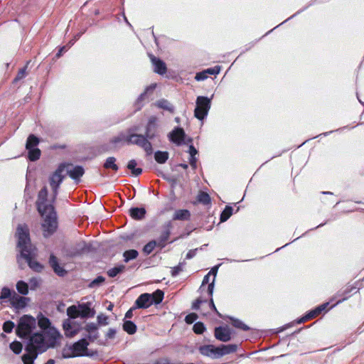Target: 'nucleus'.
I'll return each mask as SVG.
<instances>
[{"instance_id": "obj_51", "label": "nucleus", "mask_w": 364, "mask_h": 364, "mask_svg": "<svg viewBox=\"0 0 364 364\" xmlns=\"http://www.w3.org/2000/svg\"><path fill=\"white\" fill-rule=\"evenodd\" d=\"M25 75H26V70L22 69L21 70L19 71V73H18V75L15 80H20V79L23 78Z\"/></svg>"}, {"instance_id": "obj_10", "label": "nucleus", "mask_w": 364, "mask_h": 364, "mask_svg": "<svg viewBox=\"0 0 364 364\" xmlns=\"http://www.w3.org/2000/svg\"><path fill=\"white\" fill-rule=\"evenodd\" d=\"M39 143V140L34 135H30L27 139L26 144V149L28 152V158L31 161H36L40 158L41 151L36 148Z\"/></svg>"}, {"instance_id": "obj_15", "label": "nucleus", "mask_w": 364, "mask_h": 364, "mask_svg": "<svg viewBox=\"0 0 364 364\" xmlns=\"http://www.w3.org/2000/svg\"><path fill=\"white\" fill-rule=\"evenodd\" d=\"M65 166H66L65 171L73 179L79 178L84 173V170L81 166L70 167L68 165H65Z\"/></svg>"}, {"instance_id": "obj_55", "label": "nucleus", "mask_w": 364, "mask_h": 364, "mask_svg": "<svg viewBox=\"0 0 364 364\" xmlns=\"http://www.w3.org/2000/svg\"><path fill=\"white\" fill-rule=\"evenodd\" d=\"M214 281H215V278L213 279V282L208 285V291H209L210 295L213 294V287H213Z\"/></svg>"}, {"instance_id": "obj_8", "label": "nucleus", "mask_w": 364, "mask_h": 364, "mask_svg": "<svg viewBox=\"0 0 364 364\" xmlns=\"http://www.w3.org/2000/svg\"><path fill=\"white\" fill-rule=\"evenodd\" d=\"M16 236L18 238V247L20 252L23 248L33 249L30 244L28 230L26 225H21L17 228Z\"/></svg>"}, {"instance_id": "obj_61", "label": "nucleus", "mask_w": 364, "mask_h": 364, "mask_svg": "<svg viewBox=\"0 0 364 364\" xmlns=\"http://www.w3.org/2000/svg\"><path fill=\"white\" fill-rule=\"evenodd\" d=\"M313 311H314V314L315 316H318V314H321V311H320L319 309H318V307L316 308L314 310H313Z\"/></svg>"}, {"instance_id": "obj_56", "label": "nucleus", "mask_w": 364, "mask_h": 364, "mask_svg": "<svg viewBox=\"0 0 364 364\" xmlns=\"http://www.w3.org/2000/svg\"><path fill=\"white\" fill-rule=\"evenodd\" d=\"M202 302L201 300L200 299H197L193 304V307L195 308V309H198L200 306V304Z\"/></svg>"}, {"instance_id": "obj_50", "label": "nucleus", "mask_w": 364, "mask_h": 364, "mask_svg": "<svg viewBox=\"0 0 364 364\" xmlns=\"http://www.w3.org/2000/svg\"><path fill=\"white\" fill-rule=\"evenodd\" d=\"M115 334H116V331L114 329H112V328H109L107 333H106V337L109 339H112L114 338L115 336Z\"/></svg>"}, {"instance_id": "obj_17", "label": "nucleus", "mask_w": 364, "mask_h": 364, "mask_svg": "<svg viewBox=\"0 0 364 364\" xmlns=\"http://www.w3.org/2000/svg\"><path fill=\"white\" fill-rule=\"evenodd\" d=\"M215 336L216 338L223 342H226L230 340V333L229 330L225 328H216L215 330Z\"/></svg>"}, {"instance_id": "obj_60", "label": "nucleus", "mask_w": 364, "mask_h": 364, "mask_svg": "<svg viewBox=\"0 0 364 364\" xmlns=\"http://www.w3.org/2000/svg\"><path fill=\"white\" fill-rule=\"evenodd\" d=\"M313 311H314V314L315 316H318V314H321V311H320L319 309H318V307L316 308L314 310H313Z\"/></svg>"}, {"instance_id": "obj_33", "label": "nucleus", "mask_w": 364, "mask_h": 364, "mask_svg": "<svg viewBox=\"0 0 364 364\" xmlns=\"http://www.w3.org/2000/svg\"><path fill=\"white\" fill-rule=\"evenodd\" d=\"M232 208L231 207H226L220 215L222 222L226 221L232 215Z\"/></svg>"}, {"instance_id": "obj_46", "label": "nucleus", "mask_w": 364, "mask_h": 364, "mask_svg": "<svg viewBox=\"0 0 364 364\" xmlns=\"http://www.w3.org/2000/svg\"><path fill=\"white\" fill-rule=\"evenodd\" d=\"M11 295L10 289L8 288H3L0 295V299H4L9 298Z\"/></svg>"}, {"instance_id": "obj_36", "label": "nucleus", "mask_w": 364, "mask_h": 364, "mask_svg": "<svg viewBox=\"0 0 364 364\" xmlns=\"http://www.w3.org/2000/svg\"><path fill=\"white\" fill-rule=\"evenodd\" d=\"M10 348L14 353L18 354L22 350V345L20 342L14 341L10 344Z\"/></svg>"}, {"instance_id": "obj_26", "label": "nucleus", "mask_w": 364, "mask_h": 364, "mask_svg": "<svg viewBox=\"0 0 364 364\" xmlns=\"http://www.w3.org/2000/svg\"><path fill=\"white\" fill-rule=\"evenodd\" d=\"M16 289L21 294L26 295L28 294V285L23 281H18L16 283Z\"/></svg>"}, {"instance_id": "obj_2", "label": "nucleus", "mask_w": 364, "mask_h": 364, "mask_svg": "<svg viewBox=\"0 0 364 364\" xmlns=\"http://www.w3.org/2000/svg\"><path fill=\"white\" fill-rule=\"evenodd\" d=\"M236 348L237 346L235 345H223L220 347L207 345L200 347L199 351L203 355L215 358L232 353L236 350Z\"/></svg>"}, {"instance_id": "obj_28", "label": "nucleus", "mask_w": 364, "mask_h": 364, "mask_svg": "<svg viewBox=\"0 0 364 364\" xmlns=\"http://www.w3.org/2000/svg\"><path fill=\"white\" fill-rule=\"evenodd\" d=\"M136 162L135 160H130L127 164V168L132 171V174L138 176L141 173V168H136Z\"/></svg>"}, {"instance_id": "obj_44", "label": "nucleus", "mask_w": 364, "mask_h": 364, "mask_svg": "<svg viewBox=\"0 0 364 364\" xmlns=\"http://www.w3.org/2000/svg\"><path fill=\"white\" fill-rule=\"evenodd\" d=\"M197 318L198 316L196 314L192 313L186 316L185 321L187 323L191 324L193 323L197 319Z\"/></svg>"}, {"instance_id": "obj_7", "label": "nucleus", "mask_w": 364, "mask_h": 364, "mask_svg": "<svg viewBox=\"0 0 364 364\" xmlns=\"http://www.w3.org/2000/svg\"><path fill=\"white\" fill-rule=\"evenodd\" d=\"M210 108V100L205 97H198L194 115L198 119H203Z\"/></svg>"}, {"instance_id": "obj_57", "label": "nucleus", "mask_w": 364, "mask_h": 364, "mask_svg": "<svg viewBox=\"0 0 364 364\" xmlns=\"http://www.w3.org/2000/svg\"><path fill=\"white\" fill-rule=\"evenodd\" d=\"M328 303L323 304L319 306H318V309H320L321 313L326 309V306H328Z\"/></svg>"}, {"instance_id": "obj_47", "label": "nucleus", "mask_w": 364, "mask_h": 364, "mask_svg": "<svg viewBox=\"0 0 364 364\" xmlns=\"http://www.w3.org/2000/svg\"><path fill=\"white\" fill-rule=\"evenodd\" d=\"M157 105L159 107H161V108H164L166 109L171 110V106L170 103L166 100L159 101Z\"/></svg>"}, {"instance_id": "obj_3", "label": "nucleus", "mask_w": 364, "mask_h": 364, "mask_svg": "<svg viewBox=\"0 0 364 364\" xmlns=\"http://www.w3.org/2000/svg\"><path fill=\"white\" fill-rule=\"evenodd\" d=\"M88 342L86 339H81L75 343L73 346L64 348L63 357L70 358L79 356L89 355L87 353Z\"/></svg>"}, {"instance_id": "obj_13", "label": "nucleus", "mask_w": 364, "mask_h": 364, "mask_svg": "<svg viewBox=\"0 0 364 364\" xmlns=\"http://www.w3.org/2000/svg\"><path fill=\"white\" fill-rule=\"evenodd\" d=\"M63 328L65 336L68 338H73L77 335L80 330V325L70 319H66L63 321Z\"/></svg>"}, {"instance_id": "obj_49", "label": "nucleus", "mask_w": 364, "mask_h": 364, "mask_svg": "<svg viewBox=\"0 0 364 364\" xmlns=\"http://www.w3.org/2000/svg\"><path fill=\"white\" fill-rule=\"evenodd\" d=\"M207 77H208L207 74H205V73H204L203 71V72L197 73L195 77V79L198 81H200V80H203L206 79Z\"/></svg>"}, {"instance_id": "obj_58", "label": "nucleus", "mask_w": 364, "mask_h": 364, "mask_svg": "<svg viewBox=\"0 0 364 364\" xmlns=\"http://www.w3.org/2000/svg\"><path fill=\"white\" fill-rule=\"evenodd\" d=\"M328 303L323 304L319 306H318V309H320L321 313L326 309V306H328Z\"/></svg>"}, {"instance_id": "obj_18", "label": "nucleus", "mask_w": 364, "mask_h": 364, "mask_svg": "<svg viewBox=\"0 0 364 364\" xmlns=\"http://www.w3.org/2000/svg\"><path fill=\"white\" fill-rule=\"evenodd\" d=\"M29 301V299L27 297L20 296L15 295L11 299L12 305L16 309L24 308Z\"/></svg>"}, {"instance_id": "obj_59", "label": "nucleus", "mask_w": 364, "mask_h": 364, "mask_svg": "<svg viewBox=\"0 0 364 364\" xmlns=\"http://www.w3.org/2000/svg\"><path fill=\"white\" fill-rule=\"evenodd\" d=\"M209 278H210V273H209L208 274H207V275L204 277V279H203V284H202V285H204V284H205V283H208V282H209Z\"/></svg>"}, {"instance_id": "obj_27", "label": "nucleus", "mask_w": 364, "mask_h": 364, "mask_svg": "<svg viewBox=\"0 0 364 364\" xmlns=\"http://www.w3.org/2000/svg\"><path fill=\"white\" fill-rule=\"evenodd\" d=\"M50 264L53 268L54 271L59 275H63L65 271L60 267L57 262V259L55 257H50Z\"/></svg>"}, {"instance_id": "obj_38", "label": "nucleus", "mask_w": 364, "mask_h": 364, "mask_svg": "<svg viewBox=\"0 0 364 364\" xmlns=\"http://www.w3.org/2000/svg\"><path fill=\"white\" fill-rule=\"evenodd\" d=\"M232 324L236 328H241L244 331H247L249 329L248 326L246 324L243 323L241 321L237 319L232 320Z\"/></svg>"}, {"instance_id": "obj_4", "label": "nucleus", "mask_w": 364, "mask_h": 364, "mask_svg": "<svg viewBox=\"0 0 364 364\" xmlns=\"http://www.w3.org/2000/svg\"><path fill=\"white\" fill-rule=\"evenodd\" d=\"M164 297V292L161 290H157L154 293L142 294L140 295L135 301L136 308L146 309L149 307L153 303L159 304Z\"/></svg>"}, {"instance_id": "obj_29", "label": "nucleus", "mask_w": 364, "mask_h": 364, "mask_svg": "<svg viewBox=\"0 0 364 364\" xmlns=\"http://www.w3.org/2000/svg\"><path fill=\"white\" fill-rule=\"evenodd\" d=\"M123 255L124 257V261L127 262L131 259L136 258V257L138 256V252L135 250H130L125 251Z\"/></svg>"}, {"instance_id": "obj_40", "label": "nucleus", "mask_w": 364, "mask_h": 364, "mask_svg": "<svg viewBox=\"0 0 364 364\" xmlns=\"http://www.w3.org/2000/svg\"><path fill=\"white\" fill-rule=\"evenodd\" d=\"M105 282V278L103 277H97L95 279H94L90 284V287H95L101 285Z\"/></svg>"}, {"instance_id": "obj_63", "label": "nucleus", "mask_w": 364, "mask_h": 364, "mask_svg": "<svg viewBox=\"0 0 364 364\" xmlns=\"http://www.w3.org/2000/svg\"><path fill=\"white\" fill-rule=\"evenodd\" d=\"M46 364H55V361H54V360L50 359V360H48Z\"/></svg>"}, {"instance_id": "obj_41", "label": "nucleus", "mask_w": 364, "mask_h": 364, "mask_svg": "<svg viewBox=\"0 0 364 364\" xmlns=\"http://www.w3.org/2000/svg\"><path fill=\"white\" fill-rule=\"evenodd\" d=\"M14 327V323L12 321H6L3 325V329L6 333H10Z\"/></svg>"}, {"instance_id": "obj_43", "label": "nucleus", "mask_w": 364, "mask_h": 364, "mask_svg": "<svg viewBox=\"0 0 364 364\" xmlns=\"http://www.w3.org/2000/svg\"><path fill=\"white\" fill-rule=\"evenodd\" d=\"M31 289H36L40 287V280L37 278H31L29 281Z\"/></svg>"}, {"instance_id": "obj_39", "label": "nucleus", "mask_w": 364, "mask_h": 364, "mask_svg": "<svg viewBox=\"0 0 364 364\" xmlns=\"http://www.w3.org/2000/svg\"><path fill=\"white\" fill-rule=\"evenodd\" d=\"M193 331L196 333H202L205 330V326L203 323L198 322L193 326Z\"/></svg>"}, {"instance_id": "obj_31", "label": "nucleus", "mask_w": 364, "mask_h": 364, "mask_svg": "<svg viewBox=\"0 0 364 364\" xmlns=\"http://www.w3.org/2000/svg\"><path fill=\"white\" fill-rule=\"evenodd\" d=\"M124 269V266L123 264H120V265H118L117 267H114L110 269L107 272V274H109V277H115L119 273L123 272Z\"/></svg>"}, {"instance_id": "obj_21", "label": "nucleus", "mask_w": 364, "mask_h": 364, "mask_svg": "<svg viewBox=\"0 0 364 364\" xmlns=\"http://www.w3.org/2000/svg\"><path fill=\"white\" fill-rule=\"evenodd\" d=\"M145 138L143 136L138 134H132L127 137V144H136L140 146H141Z\"/></svg>"}, {"instance_id": "obj_1", "label": "nucleus", "mask_w": 364, "mask_h": 364, "mask_svg": "<svg viewBox=\"0 0 364 364\" xmlns=\"http://www.w3.org/2000/svg\"><path fill=\"white\" fill-rule=\"evenodd\" d=\"M65 168V164L60 165L50 176L49 182L53 189V194L48 199L46 188H43L38 194L37 205L38 211L43 218L42 227L45 235L51 234L57 228L56 216L51 203L55 200L57 189L64 178Z\"/></svg>"}, {"instance_id": "obj_45", "label": "nucleus", "mask_w": 364, "mask_h": 364, "mask_svg": "<svg viewBox=\"0 0 364 364\" xmlns=\"http://www.w3.org/2000/svg\"><path fill=\"white\" fill-rule=\"evenodd\" d=\"M220 70V67L215 66L213 68H208V69L204 70L203 72L205 73V74H207V75L208 74L209 75H216V74L219 73Z\"/></svg>"}, {"instance_id": "obj_22", "label": "nucleus", "mask_w": 364, "mask_h": 364, "mask_svg": "<svg viewBox=\"0 0 364 364\" xmlns=\"http://www.w3.org/2000/svg\"><path fill=\"white\" fill-rule=\"evenodd\" d=\"M130 215L134 219H141L144 218L146 210L142 208H134L129 210Z\"/></svg>"}, {"instance_id": "obj_9", "label": "nucleus", "mask_w": 364, "mask_h": 364, "mask_svg": "<svg viewBox=\"0 0 364 364\" xmlns=\"http://www.w3.org/2000/svg\"><path fill=\"white\" fill-rule=\"evenodd\" d=\"M48 344L43 336L39 333L34 334L30 339L28 346L29 350L43 352L48 348Z\"/></svg>"}, {"instance_id": "obj_53", "label": "nucleus", "mask_w": 364, "mask_h": 364, "mask_svg": "<svg viewBox=\"0 0 364 364\" xmlns=\"http://www.w3.org/2000/svg\"><path fill=\"white\" fill-rule=\"evenodd\" d=\"M136 307H133L132 309H130L129 311H127V312L125 314V317L126 318H132V316H133V310L135 309Z\"/></svg>"}, {"instance_id": "obj_37", "label": "nucleus", "mask_w": 364, "mask_h": 364, "mask_svg": "<svg viewBox=\"0 0 364 364\" xmlns=\"http://www.w3.org/2000/svg\"><path fill=\"white\" fill-rule=\"evenodd\" d=\"M98 323L102 326H106L109 323V318L107 316L101 314L97 316Z\"/></svg>"}, {"instance_id": "obj_42", "label": "nucleus", "mask_w": 364, "mask_h": 364, "mask_svg": "<svg viewBox=\"0 0 364 364\" xmlns=\"http://www.w3.org/2000/svg\"><path fill=\"white\" fill-rule=\"evenodd\" d=\"M141 146L146 151L148 154H151L152 153L151 145L150 142H149L146 139Z\"/></svg>"}, {"instance_id": "obj_62", "label": "nucleus", "mask_w": 364, "mask_h": 364, "mask_svg": "<svg viewBox=\"0 0 364 364\" xmlns=\"http://www.w3.org/2000/svg\"><path fill=\"white\" fill-rule=\"evenodd\" d=\"M113 307H114V305H113L112 304H110L108 306V307H107V310H108V311H112V309H113Z\"/></svg>"}, {"instance_id": "obj_12", "label": "nucleus", "mask_w": 364, "mask_h": 364, "mask_svg": "<svg viewBox=\"0 0 364 364\" xmlns=\"http://www.w3.org/2000/svg\"><path fill=\"white\" fill-rule=\"evenodd\" d=\"M45 334L46 340L50 348L55 347L62 338L61 334L55 327L48 328V329L46 331Z\"/></svg>"}, {"instance_id": "obj_34", "label": "nucleus", "mask_w": 364, "mask_h": 364, "mask_svg": "<svg viewBox=\"0 0 364 364\" xmlns=\"http://www.w3.org/2000/svg\"><path fill=\"white\" fill-rule=\"evenodd\" d=\"M197 198L200 203H203L204 204H208L210 201L209 195L204 192L199 193Z\"/></svg>"}, {"instance_id": "obj_11", "label": "nucleus", "mask_w": 364, "mask_h": 364, "mask_svg": "<svg viewBox=\"0 0 364 364\" xmlns=\"http://www.w3.org/2000/svg\"><path fill=\"white\" fill-rule=\"evenodd\" d=\"M21 257L24 258L27 261L28 266L33 270L39 272L43 269V265L33 257V249L23 248L21 250Z\"/></svg>"}, {"instance_id": "obj_24", "label": "nucleus", "mask_w": 364, "mask_h": 364, "mask_svg": "<svg viewBox=\"0 0 364 364\" xmlns=\"http://www.w3.org/2000/svg\"><path fill=\"white\" fill-rule=\"evenodd\" d=\"M104 167L105 168H111L114 171H117L118 166L116 164V159L113 156L108 157L104 164Z\"/></svg>"}, {"instance_id": "obj_6", "label": "nucleus", "mask_w": 364, "mask_h": 364, "mask_svg": "<svg viewBox=\"0 0 364 364\" xmlns=\"http://www.w3.org/2000/svg\"><path fill=\"white\" fill-rule=\"evenodd\" d=\"M36 326V319L28 315L22 316L18 322L16 329L17 334L20 337L28 336Z\"/></svg>"}, {"instance_id": "obj_14", "label": "nucleus", "mask_w": 364, "mask_h": 364, "mask_svg": "<svg viewBox=\"0 0 364 364\" xmlns=\"http://www.w3.org/2000/svg\"><path fill=\"white\" fill-rule=\"evenodd\" d=\"M169 138L172 142L180 145L184 141L185 132L183 129L176 128L169 134Z\"/></svg>"}, {"instance_id": "obj_32", "label": "nucleus", "mask_w": 364, "mask_h": 364, "mask_svg": "<svg viewBox=\"0 0 364 364\" xmlns=\"http://www.w3.org/2000/svg\"><path fill=\"white\" fill-rule=\"evenodd\" d=\"M188 152L191 157L190 159V164L193 168H195L196 165V159L194 156L198 153L197 150L193 146H190Z\"/></svg>"}, {"instance_id": "obj_30", "label": "nucleus", "mask_w": 364, "mask_h": 364, "mask_svg": "<svg viewBox=\"0 0 364 364\" xmlns=\"http://www.w3.org/2000/svg\"><path fill=\"white\" fill-rule=\"evenodd\" d=\"M38 326L40 328L45 329L47 331L48 328H51L50 322L48 318L46 317H41L38 318Z\"/></svg>"}, {"instance_id": "obj_64", "label": "nucleus", "mask_w": 364, "mask_h": 364, "mask_svg": "<svg viewBox=\"0 0 364 364\" xmlns=\"http://www.w3.org/2000/svg\"><path fill=\"white\" fill-rule=\"evenodd\" d=\"M210 306H212L215 310L216 309H215V305H214L213 301V300H212V299H211V303L210 304Z\"/></svg>"}, {"instance_id": "obj_35", "label": "nucleus", "mask_w": 364, "mask_h": 364, "mask_svg": "<svg viewBox=\"0 0 364 364\" xmlns=\"http://www.w3.org/2000/svg\"><path fill=\"white\" fill-rule=\"evenodd\" d=\"M156 245V242L155 241H151L144 247L143 252L145 254L149 255L154 250Z\"/></svg>"}, {"instance_id": "obj_48", "label": "nucleus", "mask_w": 364, "mask_h": 364, "mask_svg": "<svg viewBox=\"0 0 364 364\" xmlns=\"http://www.w3.org/2000/svg\"><path fill=\"white\" fill-rule=\"evenodd\" d=\"M22 359L23 364H33V357L30 355H24Z\"/></svg>"}, {"instance_id": "obj_25", "label": "nucleus", "mask_w": 364, "mask_h": 364, "mask_svg": "<svg viewBox=\"0 0 364 364\" xmlns=\"http://www.w3.org/2000/svg\"><path fill=\"white\" fill-rule=\"evenodd\" d=\"M155 160L159 164H164L168 158V154L166 151H156L154 155Z\"/></svg>"}, {"instance_id": "obj_52", "label": "nucleus", "mask_w": 364, "mask_h": 364, "mask_svg": "<svg viewBox=\"0 0 364 364\" xmlns=\"http://www.w3.org/2000/svg\"><path fill=\"white\" fill-rule=\"evenodd\" d=\"M122 141H127V137H116L112 140V143L117 144Z\"/></svg>"}, {"instance_id": "obj_5", "label": "nucleus", "mask_w": 364, "mask_h": 364, "mask_svg": "<svg viewBox=\"0 0 364 364\" xmlns=\"http://www.w3.org/2000/svg\"><path fill=\"white\" fill-rule=\"evenodd\" d=\"M95 311L90 308L89 303L79 304L77 306L73 305L67 309V315L71 318L78 317L86 318L90 316H93Z\"/></svg>"}, {"instance_id": "obj_20", "label": "nucleus", "mask_w": 364, "mask_h": 364, "mask_svg": "<svg viewBox=\"0 0 364 364\" xmlns=\"http://www.w3.org/2000/svg\"><path fill=\"white\" fill-rule=\"evenodd\" d=\"M190 218V213L188 210L181 209L174 212L173 215V220H185Z\"/></svg>"}, {"instance_id": "obj_19", "label": "nucleus", "mask_w": 364, "mask_h": 364, "mask_svg": "<svg viewBox=\"0 0 364 364\" xmlns=\"http://www.w3.org/2000/svg\"><path fill=\"white\" fill-rule=\"evenodd\" d=\"M85 330L88 333V338L91 341H95L98 338L97 326L93 323H87L85 326Z\"/></svg>"}, {"instance_id": "obj_16", "label": "nucleus", "mask_w": 364, "mask_h": 364, "mask_svg": "<svg viewBox=\"0 0 364 364\" xmlns=\"http://www.w3.org/2000/svg\"><path fill=\"white\" fill-rule=\"evenodd\" d=\"M151 60L154 65V71L159 74H164L166 72V66L164 62L155 58L154 56L150 57Z\"/></svg>"}, {"instance_id": "obj_23", "label": "nucleus", "mask_w": 364, "mask_h": 364, "mask_svg": "<svg viewBox=\"0 0 364 364\" xmlns=\"http://www.w3.org/2000/svg\"><path fill=\"white\" fill-rule=\"evenodd\" d=\"M123 329L129 334H134L136 331V326L130 321H125L123 323Z\"/></svg>"}, {"instance_id": "obj_54", "label": "nucleus", "mask_w": 364, "mask_h": 364, "mask_svg": "<svg viewBox=\"0 0 364 364\" xmlns=\"http://www.w3.org/2000/svg\"><path fill=\"white\" fill-rule=\"evenodd\" d=\"M314 317H315V316H314V311H311L309 314H308L306 316V317H305V318H303L301 319V321H305V320H306V319H309V318H314Z\"/></svg>"}]
</instances>
